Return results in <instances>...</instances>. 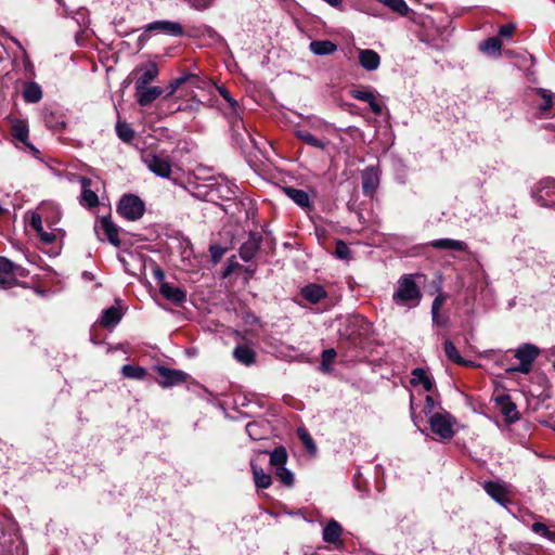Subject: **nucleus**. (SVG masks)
I'll use <instances>...</instances> for the list:
<instances>
[{
  "label": "nucleus",
  "instance_id": "bb28decb",
  "mask_svg": "<svg viewBox=\"0 0 555 555\" xmlns=\"http://www.w3.org/2000/svg\"><path fill=\"white\" fill-rule=\"evenodd\" d=\"M121 318H122V311L120 310V308H118L116 306H112V307L103 310L101 319H100V323L104 327L109 328V327L116 326L120 322Z\"/></svg>",
  "mask_w": 555,
  "mask_h": 555
},
{
  "label": "nucleus",
  "instance_id": "c756f323",
  "mask_svg": "<svg viewBox=\"0 0 555 555\" xmlns=\"http://www.w3.org/2000/svg\"><path fill=\"white\" fill-rule=\"evenodd\" d=\"M309 47L315 55H330L337 50V46L330 40H313Z\"/></svg>",
  "mask_w": 555,
  "mask_h": 555
},
{
  "label": "nucleus",
  "instance_id": "f03ea898",
  "mask_svg": "<svg viewBox=\"0 0 555 555\" xmlns=\"http://www.w3.org/2000/svg\"><path fill=\"white\" fill-rule=\"evenodd\" d=\"M430 430L439 437V439L448 440L451 439L455 435V417L444 411H438L430 414L428 418Z\"/></svg>",
  "mask_w": 555,
  "mask_h": 555
},
{
  "label": "nucleus",
  "instance_id": "7ed1b4c3",
  "mask_svg": "<svg viewBox=\"0 0 555 555\" xmlns=\"http://www.w3.org/2000/svg\"><path fill=\"white\" fill-rule=\"evenodd\" d=\"M206 186L207 191L205 196L209 202H216L218 199L233 201L237 198L240 194L238 186L227 179H210Z\"/></svg>",
  "mask_w": 555,
  "mask_h": 555
},
{
  "label": "nucleus",
  "instance_id": "1a4fd4ad",
  "mask_svg": "<svg viewBox=\"0 0 555 555\" xmlns=\"http://www.w3.org/2000/svg\"><path fill=\"white\" fill-rule=\"evenodd\" d=\"M0 555H26L24 541L15 533H2L0 537Z\"/></svg>",
  "mask_w": 555,
  "mask_h": 555
},
{
  "label": "nucleus",
  "instance_id": "72a5a7b5",
  "mask_svg": "<svg viewBox=\"0 0 555 555\" xmlns=\"http://www.w3.org/2000/svg\"><path fill=\"white\" fill-rule=\"evenodd\" d=\"M444 353H446V357L452 361L453 363H456V364H460V365H472L473 362L472 361H467L465 360L459 352V350L456 349V347L454 346V344L447 339L444 341Z\"/></svg>",
  "mask_w": 555,
  "mask_h": 555
},
{
  "label": "nucleus",
  "instance_id": "412c9836",
  "mask_svg": "<svg viewBox=\"0 0 555 555\" xmlns=\"http://www.w3.org/2000/svg\"><path fill=\"white\" fill-rule=\"evenodd\" d=\"M160 294L175 305H181L186 299V294L180 287L163 282L159 286Z\"/></svg>",
  "mask_w": 555,
  "mask_h": 555
},
{
  "label": "nucleus",
  "instance_id": "774afa93",
  "mask_svg": "<svg viewBox=\"0 0 555 555\" xmlns=\"http://www.w3.org/2000/svg\"><path fill=\"white\" fill-rule=\"evenodd\" d=\"M15 44H17L22 49V46L20 44L18 41L15 40Z\"/></svg>",
  "mask_w": 555,
  "mask_h": 555
},
{
  "label": "nucleus",
  "instance_id": "338daca9",
  "mask_svg": "<svg viewBox=\"0 0 555 555\" xmlns=\"http://www.w3.org/2000/svg\"><path fill=\"white\" fill-rule=\"evenodd\" d=\"M177 109H178V111H183V109H185V108H184V107L179 106Z\"/></svg>",
  "mask_w": 555,
  "mask_h": 555
},
{
  "label": "nucleus",
  "instance_id": "f704fd0d",
  "mask_svg": "<svg viewBox=\"0 0 555 555\" xmlns=\"http://www.w3.org/2000/svg\"><path fill=\"white\" fill-rule=\"evenodd\" d=\"M23 96L28 103H37L42 98V90L37 82H27L23 90Z\"/></svg>",
  "mask_w": 555,
  "mask_h": 555
},
{
  "label": "nucleus",
  "instance_id": "bf43d9fd",
  "mask_svg": "<svg viewBox=\"0 0 555 555\" xmlns=\"http://www.w3.org/2000/svg\"><path fill=\"white\" fill-rule=\"evenodd\" d=\"M16 285V279L4 275L0 276V289H8Z\"/></svg>",
  "mask_w": 555,
  "mask_h": 555
},
{
  "label": "nucleus",
  "instance_id": "473e14b6",
  "mask_svg": "<svg viewBox=\"0 0 555 555\" xmlns=\"http://www.w3.org/2000/svg\"><path fill=\"white\" fill-rule=\"evenodd\" d=\"M233 357L244 365H250L255 362V352L247 346L240 345L235 347Z\"/></svg>",
  "mask_w": 555,
  "mask_h": 555
},
{
  "label": "nucleus",
  "instance_id": "39448f33",
  "mask_svg": "<svg viewBox=\"0 0 555 555\" xmlns=\"http://www.w3.org/2000/svg\"><path fill=\"white\" fill-rule=\"evenodd\" d=\"M117 211L125 219L135 221L144 215L145 205L139 196L126 194L119 199Z\"/></svg>",
  "mask_w": 555,
  "mask_h": 555
},
{
  "label": "nucleus",
  "instance_id": "f3484780",
  "mask_svg": "<svg viewBox=\"0 0 555 555\" xmlns=\"http://www.w3.org/2000/svg\"><path fill=\"white\" fill-rule=\"evenodd\" d=\"M146 31H159L163 34L180 37L184 34L183 27L171 21H155L146 25Z\"/></svg>",
  "mask_w": 555,
  "mask_h": 555
},
{
  "label": "nucleus",
  "instance_id": "864d4df0",
  "mask_svg": "<svg viewBox=\"0 0 555 555\" xmlns=\"http://www.w3.org/2000/svg\"><path fill=\"white\" fill-rule=\"evenodd\" d=\"M188 78L189 76H183L171 80L168 86L167 96H171L178 90V88L186 81Z\"/></svg>",
  "mask_w": 555,
  "mask_h": 555
},
{
  "label": "nucleus",
  "instance_id": "5fc2aeb1",
  "mask_svg": "<svg viewBox=\"0 0 555 555\" xmlns=\"http://www.w3.org/2000/svg\"><path fill=\"white\" fill-rule=\"evenodd\" d=\"M515 29H516V25L513 23L502 25L499 28V36L501 38H511L512 35L514 34Z\"/></svg>",
  "mask_w": 555,
  "mask_h": 555
},
{
  "label": "nucleus",
  "instance_id": "f8f14e48",
  "mask_svg": "<svg viewBox=\"0 0 555 555\" xmlns=\"http://www.w3.org/2000/svg\"><path fill=\"white\" fill-rule=\"evenodd\" d=\"M341 533L343 528L340 524L335 519H331L323 528L322 539L325 543L333 544L335 548H343Z\"/></svg>",
  "mask_w": 555,
  "mask_h": 555
},
{
  "label": "nucleus",
  "instance_id": "58836bf2",
  "mask_svg": "<svg viewBox=\"0 0 555 555\" xmlns=\"http://www.w3.org/2000/svg\"><path fill=\"white\" fill-rule=\"evenodd\" d=\"M121 374L126 378L141 380L146 375V370L142 366H135L131 364H125L121 367Z\"/></svg>",
  "mask_w": 555,
  "mask_h": 555
},
{
  "label": "nucleus",
  "instance_id": "dca6fc26",
  "mask_svg": "<svg viewBox=\"0 0 555 555\" xmlns=\"http://www.w3.org/2000/svg\"><path fill=\"white\" fill-rule=\"evenodd\" d=\"M483 489L489 496H491L495 502H498L502 506H506L508 502L506 495L508 493V487L505 482L502 481H486L483 483Z\"/></svg>",
  "mask_w": 555,
  "mask_h": 555
},
{
  "label": "nucleus",
  "instance_id": "c85d7f7f",
  "mask_svg": "<svg viewBox=\"0 0 555 555\" xmlns=\"http://www.w3.org/2000/svg\"><path fill=\"white\" fill-rule=\"evenodd\" d=\"M540 349L532 344H522L519 346L515 352V358L518 360L528 361L529 363H533V361L539 357Z\"/></svg>",
  "mask_w": 555,
  "mask_h": 555
},
{
  "label": "nucleus",
  "instance_id": "6e6552de",
  "mask_svg": "<svg viewBox=\"0 0 555 555\" xmlns=\"http://www.w3.org/2000/svg\"><path fill=\"white\" fill-rule=\"evenodd\" d=\"M94 231L100 241L107 240L115 247L120 246L119 228L109 217H102L94 225Z\"/></svg>",
  "mask_w": 555,
  "mask_h": 555
},
{
  "label": "nucleus",
  "instance_id": "a878e982",
  "mask_svg": "<svg viewBox=\"0 0 555 555\" xmlns=\"http://www.w3.org/2000/svg\"><path fill=\"white\" fill-rule=\"evenodd\" d=\"M302 297L311 304H318L326 297V292L323 286L311 283L301 288Z\"/></svg>",
  "mask_w": 555,
  "mask_h": 555
},
{
  "label": "nucleus",
  "instance_id": "f257e3e1",
  "mask_svg": "<svg viewBox=\"0 0 555 555\" xmlns=\"http://www.w3.org/2000/svg\"><path fill=\"white\" fill-rule=\"evenodd\" d=\"M218 91L220 95L229 103L235 118L231 121L232 130L234 132V139L240 144L246 145V139L250 141L253 145H256V142L250 134V132L245 127L242 118L240 117V105L238 102L232 98L230 92L224 87H218Z\"/></svg>",
  "mask_w": 555,
  "mask_h": 555
},
{
  "label": "nucleus",
  "instance_id": "2f4dec72",
  "mask_svg": "<svg viewBox=\"0 0 555 555\" xmlns=\"http://www.w3.org/2000/svg\"><path fill=\"white\" fill-rule=\"evenodd\" d=\"M501 48L502 42L496 37H490L479 44L480 51L491 56H500Z\"/></svg>",
  "mask_w": 555,
  "mask_h": 555
},
{
  "label": "nucleus",
  "instance_id": "ea45409f",
  "mask_svg": "<svg viewBox=\"0 0 555 555\" xmlns=\"http://www.w3.org/2000/svg\"><path fill=\"white\" fill-rule=\"evenodd\" d=\"M116 133H117V137L122 141V142H130L133 137H134V131L132 129V127L126 122V121H120L118 120L116 122Z\"/></svg>",
  "mask_w": 555,
  "mask_h": 555
},
{
  "label": "nucleus",
  "instance_id": "0eeeda50",
  "mask_svg": "<svg viewBox=\"0 0 555 555\" xmlns=\"http://www.w3.org/2000/svg\"><path fill=\"white\" fill-rule=\"evenodd\" d=\"M532 197L542 207L555 208V180L552 178L540 180L532 190Z\"/></svg>",
  "mask_w": 555,
  "mask_h": 555
},
{
  "label": "nucleus",
  "instance_id": "cd10ccee",
  "mask_svg": "<svg viewBox=\"0 0 555 555\" xmlns=\"http://www.w3.org/2000/svg\"><path fill=\"white\" fill-rule=\"evenodd\" d=\"M253 478L258 489H268L272 483V478L254 461L250 462Z\"/></svg>",
  "mask_w": 555,
  "mask_h": 555
},
{
  "label": "nucleus",
  "instance_id": "a211bd4d",
  "mask_svg": "<svg viewBox=\"0 0 555 555\" xmlns=\"http://www.w3.org/2000/svg\"><path fill=\"white\" fill-rule=\"evenodd\" d=\"M358 60L361 67L367 72H375L380 65L379 54L372 49H359Z\"/></svg>",
  "mask_w": 555,
  "mask_h": 555
},
{
  "label": "nucleus",
  "instance_id": "4c0bfd02",
  "mask_svg": "<svg viewBox=\"0 0 555 555\" xmlns=\"http://www.w3.org/2000/svg\"><path fill=\"white\" fill-rule=\"evenodd\" d=\"M537 94L541 99L538 108L542 114H546L553 106L554 94L546 89H537Z\"/></svg>",
  "mask_w": 555,
  "mask_h": 555
},
{
  "label": "nucleus",
  "instance_id": "09e8293b",
  "mask_svg": "<svg viewBox=\"0 0 555 555\" xmlns=\"http://www.w3.org/2000/svg\"><path fill=\"white\" fill-rule=\"evenodd\" d=\"M28 224L36 231L41 232L42 227V217L39 212L33 211L30 214Z\"/></svg>",
  "mask_w": 555,
  "mask_h": 555
},
{
  "label": "nucleus",
  "instance_id": "e2e57ef3",
  "mask_svg": "<svg viewBox=\"0 0 555 555\" xmlns=\"http://www.w3.org/2000/svg\"><path fill=\"white\" fill-rule=\"evenodd\" d=\"M446 323H447V318H444V317H440L439 314H438V320H437V322H434V324H436V325H438V326H444V325H446Z\"/></svg>",
  "mask_w": 555,
  "mask_h": 555
},
{
  "label": "nucleus",
  "instance_id": "8fccbe9b",
  "mask_svg": "<svg viewBox=\"0 0 555 555\" xmlns=\"http://www.w3.org/2000/svg\"><path fill=\"white\" fill-rule=\"evenodd\" d=\"M225 251H227V249L223 248L222 246L218 245V244L211 245L209 247V253H210V256H211V260L215 263L219 262L221 260V258L223 257Z\"/></svg>",
  "mask_w": 555,
  "mask_h": 555
},
{
  "label": "nucleus",
  "instance_id": "69168bd1",
  "mask_svg": "<svg viewBox=\"0 0 555 555\" xmlns=\"http://www.w3.org/2000/svg\"><path fill=\"white\" fill-rule=\"evenodd\" d=\"M62 15L66 16L68 13H67V10L64 9V11L61 13Z\"/></svg>",
  "mask_w": 555,
  "mask_h": 555
},
{
  "label": "nucleus",
  "instance_id": "37998d69",
  "mask_svg": "<svg viewBox=\"0 0 555 555\" xmlns=\"http://www.w3.org/2000/svg\"><path fill=\"white\" fill-rule=\"evenodd\" d=\"M274 474L284 486L289 488L294 486V474L288 468L279 467L276 470H274Z\"/></svg>",
  "mask_w": 555,
  "mask_h": 555
},
{
  "label": "nucleus",
  "instance_id": "2eb2a0df",
  "mask_svg": "<svg viewBox=\"0 0 555 555\" xmlns=\"http://www.w3.org/2000/svg\"><path fill=\"white\" fill-rule=\"evenodd\" d=\"M261 241L262 236L259 233H249L240 248L241 259L246 262L253 260L260 248Z\"/></svg>",
  "mask_w": 555,
  "mask_h": 555
},
{
  "label": "nucleus",
  "instance_id": "0e129e2a",
  "mask_svg": "<svg viewBox=\"0 0 555 555\" xmlns=\"http://www.w3.org/2000/svg\"><path fill=\"white\" fill-rule=\"evenodd\" d=\"M547 540H548V541H551V542H553V543H555V531H551V532H550V535H548V539H547Z\"/></svg>",
  "mask_w": 555,
  "mask_h": 555
},
{
  "label": "nucleus",
  "instance_id": "6e6d98bb",
  "mask_svg": "<svg viewBox=\"0 0 555 555\" xmlns=\"http://www.w3.org/2000/svg\"><path fill=\"white\" fill-rule=\"evenodd\" d=\"M531 530L534 533L540 534L541 537H543L545 539H548V535H550V532H551L548 530V528L546 527V525H544L542 522H534V524H532Z\"/></svg>",
  "mask_w": 555,
  "mask_h": 555
},
{
  "label": "nucleus",
  "instance_id": "b1692460",
  "mask_svg": "<svg viewBox=\"0 0 555 555\" xmlns=\"http://www.w3.org/2000/svg\"><path fill=\"white\" fill-rule=\"evenodd\" d=\"M163 94L160 87L145 86L142 89H135L137 101L141 106H147Z\"/></svg>",
  "mask_w": 555,
  "mask_h": 555
},
{
  "label": "nucleus",
  "instance_id": "423d86ee",
  "mask_svg": "<svg viewBox=\"0 0 555 555\" xmlns=\"http://www.w3.org/2000/svg\"><path fill=\"white\" fill-rule=\"evenodd\" d=\"M421 299V292L411 275L402 276L398 282L397 291L393 294V300L398 305L406 304L408 301H415L416 306Z\"/></svg>",
  "mask_w": 555,
  "mask_h": 555
},
{
  "label": "nucleus",
  "instance_id": "13d9d810",
  "mask_svg": "<svg viewBox=\"0 0 555 555\" xmlns=\"http://www.w3.org/2000/svg\"><path fill=\"white\" fill-rule=\"evenodd\" d=\"M36 233L39 235L41 242L47 245L52 244L56 238V236L53 232H47L43 230V228L41 229V232H36Z\"/></svg>",
  "mask_w": 555,
  "mask_h": 555
},
{
  "label": "nucleus",
  "instance_id": "ddd939ff",
  "mask_svg": "<svg viewBox=\"0 0 555 555\" xmlns=\"http://www.w3.org/2000/svg\"><path fill=\"white\" fill-rule=\"evenodd\" d=\"M495 404L508 424L515 423L519 418L516 404L509 396L501 395L495 398Z\"/></svg>",
  "mask_w": 555,
  "mask_h": 555
},
{
  "label": "nucleus",
  "instance_id": "20e7f679",
  "mask_svg": "<svg viewBox=\"0 0 555 555\" xmlns=\"http://www.w3.org/2000/svg\"><path fill=\"white\" fill-rule=\"evenodd\" d=\"M141 160L155 176L165 179L171 176L172 164L169 156L153 150H145L141 153Z\"/></svg>",
  "mask_w": 555,
  "mask_h": 555
},
{
  "label": "nucleus",
  "instance_id": "6ab92c4d",
  "mask_svg": "<svg viewBox=\"0 0 555 555\" xmlns=\"http://www.w3.org/2000/svg\"><path fill=\"white\" fill-rule=\"evenodd\" d=\"M158 373L160 376L159 385L163 388H168L178 385L184 382L186 377V374L182 371L171 370L164 366L158 367Z\"/></svg>",
  "mask_w": 555,
  "mask_h": 555
},
{
  "label": "nucleus",
  "instance_id": "e433bc0d",
  "mask_svg": "<svg viewBox=\"0 0 555 555\" xmlns=\"http://www.w3.org/2000/svg\"><path fill=\"white\" fill-rule=\"evenodd\" d=\"M287 452L285 448L279 447L275 448L270 453V465L276 470L279 467H285L287 462Z\"/></svg>",
  "mask_w": 555,
  "mask_h": 555
},
{
  "label": "nucleus",
  "instance_id": "4d7b16f0",
  "mask_svg": "<svg viewBox=\"0 0 555 555\" xmlns=\"http://www.w3.org/2000/svg\"><path fill=\"white\" fill-rule=\"evenodd\" d=\"M192 8L196 10H205L209 8L214 0H185Z\"/></svg>",
  "mask_w": 555,
  "mask_h": 555
},
{
  "label": "nucleus",
  "instance_id": "3c124183",
  "mask_svg": "<svg viewBox=\"0 0 555 555\" xmlns=\"http://www.w3.org/2000/svg\"><path fill=\"white\" fill-rule=\"evenodd\" d=\"M443 300H444V298L441 295L437 296L434 299V301L431 304V318H433V322H437L439 311H440V309H441V307L443 305Z\"/></svg>",
  "mask_w": 555,
  "mask_h": 555
},
{
  "label": "nucleus",
  "instance_id": "49530a36",
  "mask_svg": "<svg viewBox=\"0 0 555 555\" xmlns=\"http://www.w3.org/2000/svg\"><path fill=\"white\" fill-rule=\"evenodd\" d=\"M17 267L14 262L9 260L5 257H0V274L9 275L12 273Z\"/></svg>",
  "mask_w": 555,
  "mask_h": 555
},
{
  "label": "nucleus",
  "instance_id": "4468645a",
  "mask_svg": "<svg viewBox=\"0 0 555 555\" xmlns=\"http://www.w3.org/2000/svg\"><path fill=\"white\" fill-rule=\"evenodd\" d=\"M78 182L81 186V195L79 203L83 207L93 208L99 205V197L95 192L91 190L92 181L87 177H77Z\"/></svg>",
  "mask_w": 555,
  "mask_h": 555
},
{
  "label": "nucleus",
  "instance_id": "7c9ffc66",
  "mask_svg": "<svg viewBox=\"0 0 555 555\" xmlns=\"http://www.w3.org/2000/svg\"><path fill=\"white\" fill-rule=\"evenodd\" d=\"M158 76V68L155 63H150L143 70L141 76L135 80V89H142L149 86L150 82L155 80Z\"/></svg>",
  "mask_w": 555,
  "mask_h": 555
},
{
  "label": "nucleus",
  "instance_id": "052dcab7",
  "mask_svg": "<svg viewBox=\"0 0 555 555\" xmlns=\"http://www.w3.org/2000/svg\"><path fill=\"white\" fill-rule=\"evenodd\" d=\"M435 409V401H434V398L429 395L426 396L425 398V406H424V412L425 414H433V411Z\"/></svg>",
  "mask_w": 555,
  "mask_h": 555
},
{
  "label": "nucleus",
  "instance_id": "9b49d317",
  "mask_svg": "<svg viewBox=\"0 0 555 555\" xmlns=\"http://www.w3.org/2000/svg\"><path fill=\"white\" fill-rule=\"evenodd\" d=\"M362 192L365 196L372 197L380 182L378 167L370 166L362 171Z\"/></svg>",
  "mask_w": 555,
  "mask_h": 555
},
{
  "label": "nucleus",
  "instance_id": "680f3d73",
  "mask_svg": "<svg viewBox=\"0 0 555 555\" xmlns=\"http://www.w3.org/2000/svg\"><path fill=\"white\" fill-rule=\"evenodd\" d=\"M153 274L155 276V279L162 284L163 282H165V274L163 272V270L159 268V267H155L154 270H153Z\"/></svg>",
  "mask_w": 555,
  "mask_h": 555
},
{
  "label": "nucleus",
  "instance_id": "5701e85b",
  "mask_svg": "<svg viewBox=\"0 0 555 555\" xmlns=\"http://www.w3.org/2000/svg\"><path fill=\"white\" fill-rule=\"evenodd\" d=\"M410 383L414 387L422 386L425 391H430L435 385L434 379L423 367H415L412 370Z\"/></svg>",
  "mask_w": 555,
  "mask_h": 555
},
{
  "label": "nucleus",
  "instance_id": "a18cd8bd",
  "mask_svg": "<svg viewBox=\"0 0 555 555\" xmlns=\"http://www.w3.org/2000/svg\"><path fill=\"white\" fill-rule=\"evenodd\" d=\"M335 357H336V351L334 349L330 348V349L323 350L321 366L324 371L328 370V366L333 362Z\"/></svg>",
  "mask_w": 555,
  "mask_h": 555
},
{
  "label": "nucleus",
  "instance_id": "4be33fe9",
  "mask_svg": "<svg viewBox=\"0 0 555 555\" xmlns=\"http://www.w3.org/2000/svg\"><path fill=\"white\" fill-rule=\"evenodd\" d=\"M283 191L287 197L304 210H311L313 208L310 197L306 191L292 186H286Z\"/></svg>",
  "mask_w": 555,
  "mask_h": 555
},
{
  "label": "nucleus",
  "instance_id": "a19ab883",
  "mask_svg": "<svg viewBox=\"0 0 555 555\" xmlns=\"http://www.w3.org/2000/svg\"><path fill=\"white\" fill-rule=\"evenodd\" d=\"M263 426L262 422H250L246 425L245 429L251 440H260L266 434Z\"/></svg>",
  "mask_w": 555,
  "mask_h": 555
},
{
  "label": "nucleus",
  "instance_id": "c03bdc74",
  "mask_svg": "<svg viewBox=\"0 0 555 555\" xmlns=\"http://www.w3.org/2000/svg\"><path fill=\"white\" fill-rule=\"evenodd\" d=\"M350 249L344 241H337L335 246V256L338 259H348Z\"/></svg>",
  "mask_w": 555,
  "mask_h": 555
},
{
  "label": "nucleus",
  "instance_id": "de8ad7c7",
  "mask_svg": "<svg viewBox=\"0 0 555 555\" xmlns=\"http://www.w3.org/2000/svg\"><path fill=\"white\" fill-rule=\"evenodd\" d=\"M298 435L301 441L304 442L305 447L310 452H315L317 448L311 436L305 429H299Z\"/></svg>",
  "mask_w": 555,
  "mask_h": 555
},
{
  "label": "nucleus",
  "instance_id": "603ef678",
  "mask_svg": "<svg viewBox=\"0 0 555 555\" xmlns=\"http://www.w3.org/2000/svg\"><path fill=\"white\" fill-rule=\"evenodd\" d=\"M532 364L528 361L519 360V364L507 369V372H517L521 374H528L531 371Z\"/></svg>",
  "mask_w": 555,
  "mask_h": 555
},
{
  "label": "nucleus",
  "instance_id": "9d476101",
  "mask_svg": "<svg viewBox=\"0 0 555 555\" xmlns=\"http://www.w3.org/2000/svg\"><path fill=\"white\" fill-rule=\"evenodd\" d=\"M351 98L369 104L375 115L383 113V104L377 100L376 92L367 87H361L350 90Z\"/></svg>",
  "mask_w": 555,
  "mask_h": 555
},
{
  "label": "nucleus",
  "instance_id": "aec40b11",
  "mask_svg": "<svg viewBox=\"0 0 555 555\" xmlns=\"http://www.w3.org/2000/svg\"><path fill=\"white\" fill-rule=\"evenodd\" d=\"M428 245L435 249L455 250L463 253L468 250V245L466 242L447 237L433 240L428 243Z\"/></svg>",
  "mask_w": 555,
  "mask_h": 555
},
{
  "label": "nucleus",
  "instance_id": "79ce46f5",
  "mask_svg": "<svg viewBox=\"0 0 555 555\" xmlns=\"http://www.w3.org/2000/svg\"><path fill=\"white\" fill-rule=\"evenodd\" d=\"M384 5L390 8L393 12H397L401 15H406L409 11V7L404 0H378Z\"/></svg>",
  "mask_w": 555,
  "mask_h": 555
},
{
  "label": "nucleus",
  "instance_id": "c9c22d12",
  "mask_svg": "<svg viewBox=\"0 0 555 555\" xmlns=\"http://www.w3.org/2000/svg\"><path fill=\"white\" fill-rule=\"evenodd\" d=\"M296 137L307 143L310 146H313L315 149L324 150L327 146V141H323L314 137L308 131L305 130H297Z\"/></svg>",
  "mask_w": 555,
  "mask_h": 555
},
{
  "label": "nucleus",
  "instance_id": "393cba45",
  "mask_svg": "<svg viewBox=\"0 0 555 555\" xmlns=\"http://www.w3.org/2000/svg\"><path fill=\"white\" fill-rule=\"evenodd\" d=\"M12 135L17 141L24 143L30 151L38 153L39 151L28 142V126L23 120H14L12 124Z\"/></svg>",
  "mask_w": 555,
  "mask_h": 555
}]
</instances>
